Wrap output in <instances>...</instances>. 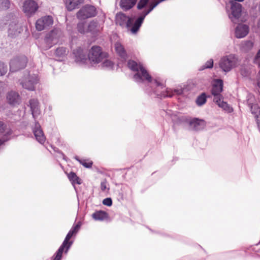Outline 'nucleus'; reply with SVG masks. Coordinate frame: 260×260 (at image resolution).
<instances>
[{
    "mask_svg": "<svg viewBox=\"0 0 260 260\" xmlns=\"http://www.w3.org/2000/svg\"><path fill=\"white\" fill-rule=\"evenodd\" d=\"M128 68L135 72L133 76L134 80L139 83H147L154 88V93L159 98L172 97L174 94L181 95L183 93L182 88L176 89L174 90L166 88L162 82L158 79H153L148 73L147 71L140 63L130 60L127 62Z\"/></svg>",
    "mask_w": 260,
    "mask_h": 260,
    "instance_id": "f257e3e1",
    "label": "nucleus"
},
{
    "mask_svg": "<svg viewBox=\"0 0 260 260\" xmlns=\"http://www.w3.org/2000/svg\"><path fill=\"white\" fill-rule=\"evenodd\" d=\"M8 25V36L11 38L18 36L22 31L21 26L18 23L16 17L9 14L0 20V27Z\"/></svg>",
    "mask_w": 260,
    "mask_h": 260,
    "instance_id": "f03ea898",
    "label": "nucleus"
},
{
    "mask_svg": "<svg viewBox=\"0 0 260 260\" xmlns=\"http://www.w3.org/2000/svg\"><path fill=\"white\" fill-rule=\"evenodd\" d=\"M240 62L238 56L235 54L231 53L222 56L219 61L218 65L222 72L228 73L237 68Z\"/></svg>",
    "mask_w": 260,
    "mask_h": 260,
    "instance_id": "7ed1b4c3",
    "label": "nucleus"
},
{
    "mask_svg": "<svg viewBox=\"0 0 260 260\" xmlns=\"http://www.w3.org/2000/svg\"><path fill=\"white\" fill-rule=\"evenodd\" d=\"M244 0H232L226 5V9L228 11L229 17L234 23H237L241 16L242 11L241 5L237 2H243Z\"/></svg>",
    "mask_w": 260,
    "mask_h": 260,
    "instance_id": "20e7f679",
    "label": "nucleus"
},
{
    "mask_svg": "<svg viewBox=\"0 0 260 260\" xmlns=\"http://www.w3.org/2000/svg\"><path fill=\"white\" fill-rule=\"evenodd\" d=\"M107 57V53L103 52L99 46H93L89 51L88 59L91 66L100 64Z\"/></svg>",
    "mask_w": 260,
    "mask_h": 260,
    "instance_id": "39448f33",
    "label": "nucleus"
},
{
    "mask_svg": "<svg viewBox=\"0 0 260 260\" xmlns=\"http://www.w3.org/2000/svg\"><path fill=\"white\" fill-rule=\"evenodd\" d=\"M39 82L38 75L36 74L28 73L20 80L22 86L29 91H34L36 85Z\"/></svg>",
    "mask_w": 260,
    "mask_h": 260,
    "instance_id": "423d86ee",
    "label": "nucleus"
},
{
    "mask_svg": "<svg viewBox=\"0 0 260 260\" xmlns=\"http://www.w3.org/2000/svg\"><path fill=\"white\" fill-rule=\"evenodd\" d=\"M27 62L25 56L17 57L12 59L10 62V71L14 72L24 68Z\"/></svg>",
    "mask_w": 260,
    "mask_h": 260,
    "instance_id": "0eeeda50",
    "label": "nucleus"
},
{
    "mask_svg": "<svg viewBox=\"0 0 260 260\" xmlns=\"http://www.w3.org/2000/svg\"><path fill=\"white\" fill-rule=\"evenodd\" d=\"M61 36L62 32L59 29H54L48 33L45 39V42L48 44L46 49L50 48L53 44L57 43Z\"/></svg>",
    "mask_w": 260,
    "mask_h": 260,
    "instance_id": "6e6552de",
    "label": "nucleus"
},
{
    "mask_svg": "<svg viewBox=\"0 0 260 260\" xmlns=\"http://www.w3.org/2000/svg\"><path fill=\"white\" fill-rule=\"evenodd\" d=\"M96 14V9L92 6H85L81 9L77 13V17L79 19L84 20L88 18L94 17Z\"/></svg>",
    "mask_w": 260,
    "mask_h": 260,
    "instance_id": "1a4fd4ad",
    "label": "nucleus"
},
{
    "mask_svg": "<svg viewBox=\"0 0 260 260\" xmlns=\"http://www.w3.org/2000/svg\"><path fill=\"white\" fill-rule=\"evenodd\" d=\"M22 7L23 12L27 16H30L35 13L39 6L35 0H24Z\"/></svg>",
    "mask_w": 260,
    "mask_h": 260,
    "instance_id": "9d476101",
    "label": "nucleus"
},
{
    "mask_svg": "<svg viewBox=\"0 0 260 260\" xmlns=\"http://www.w3.org/2000/svg\"><path fill=\"white\" fill-rule=\"evenodd\" d=\"M53 18L50 16H45L39 19L36 22V28L38 31L47 29L52 25Z\"/></svg>",
    "mask_w": 260,
    "mask_h": 260,
    "instance_id": "9b49d317",
    "label": "nucleus"
},
{
    "mask_svg": "<svg viewBox=\"0 0 260 260\" xmlns=\"http://www.w3.org/2000/svg\"><path fill=\"white\" fill-rule=\"evenodd\" d=\"M81 226V222H78L77 224L74 225L67 235L62 244L67 246V250L65 253H67L73 242L70 241L72 236H75L78 232Z\"/></svg>",
    "mask_w": 260,
    "mask_h": 260,
    "instance_id": "f8f14e48",
    "label": "nucleus"
},
{
    "mask_svg": "<svg viewBox=\"0 0 260 260\" xmlns=\"http://www.w3.org/2000/svg\"><path fill=\"white\" fill-rule=\"evenodd\" d=\"M32 130L36 140L40 144H43L46 141V137L38 122L35 121L32 125Z\"/></svg>",
    "mask_w": 260,
    "mask_h": 260,
    "instance_id": "ddd939ff",
    "label": "nucleus"
},
{
    "mask_svg": "<svg viewBox=\"0 0 260 260\" xmlns=\"http://www.w3.org/2000/svg\"><path fill=\"white\" fill-rule=\"evenodd\" d=\"M29 106L34 120L37 121V119L41 113L39 101L35 99H30L29 101Z\"/></svg>",
    "mask_w": 260,
    "mask_h": 260,
    "instance_id": "4468645a",
    "label": "nucleus"
},
{
    "mask_svg": "<svg viewBox=\"0 0 260 260\" xmlns=\"http://www.w3.org/2000/svg\"><path fill=\"white\" fill-rule=\"evenodd\" d=\"M73 54L75 62L80 64L83 65L86 63L87 61L86 54L83 50L81 48H78L73 50Z\"/></svg>",
    "mask_w": 260,
    "mask_h": 260,
    "instance_id": "2eb2a0df",
    "label": "nucleus"
},
{
    "mask_svg": "<svg viewBox=\"0 0 260 260\" xmlns=\"http://www.w3.org/2000/svg\"><path fill=\"white\" fill-rule=\"evenodd\" d=\"M223 81L221 79L215 80L212 86V94L214 96L213 98H222L220 93L222 91Z\"/></svg>",
    "mask_w": 260,
    "mask_h": 260,
    "instance_id": "dca6fc26",
    "label": "nucleus"
},
{
    "mask_svg": "<svg viewBox=\"0 0 260 260\" xmlns=\"http://www.w3.org/2000/svg\"><path fill=\"white\" fill-rule=\"evenodd\" d=\"M188 123L190 128L194 131L202 129L206 126V122L204 120L196 118L190 119Z\"/></svg>",
    "mask_w": 260,
    "mask_h": 260,
    "instance_id": "f3484780",
    "label": "nucleus"
},
{
    "mask_svg": "<svg viewBox=\"0 0 260 260\" xmlns=\"http://www.w3.org/2000/svg\"><path fill=\"white\" fill-rule=\"evenodd\" d=\"M249 32V27L243 24H239L235 29V36L237 38H243Z\"/></svg>",
    "mask_w": 260,
    "mask_h": 260,
    "instance_id": "a211bd4d",
    "label": "nucleus"
},
{
    "mask_svg": "<svg viewBox=\"0 0 260 260\" xmlns=\"http://www.w3.org/2000/svg\"><path fill=\"white\" fill-rule=\"evenodd\" d=\"M7 100L10 104L15 105L20 103V97L17 92L11 91L7 93Z\"/></svg>",
    "mask_w": 260,
    "mask_h": 260,
    "instance_id": "6ab92c4d",
    "label": "nucleus"
},
{
    "mask_svg": "<svg viewBox=\"0 0 260 260\" xmlns=\"http://www.w3.org/2000/svg\"><path fill=\"white\" fill-rule=\"evenodd\" d=\"M115 49L116 53L123 60H125L127 58V54L124 48V47L119 42H116L115 44Z\"/></svg>",
    "mask_w": 260,
    "mask_h": 260,
    "instance_id": "aec40b11",
    "label": "nucleus"
},
{
    "mask_svg": "<svg viewBox=\"0 0 260 260\" xmlns=\"http://www.w3.org/2000/svg\"><path fill=\"white\" fill-rule=\"evenodd\" d=\"M222 98H213V101L216 103L219 107L222 108L228 112H232L233 111L232 108H231L228 103L222 101Z\"/></svg>",
    "mask_w": 260,
    "mask_h": 260,
    "instance_id": "412c9836",
    "label": "nucleus"
},
{
    "mask_svg": "<svg viewBox=\"0 0 260 260\" xmlns=\"http://www.w3.org/2000/svg\"><path fill=\"white\" fill-rule=\"evenodd\" d=\"M12 134L11 129L7 127V125L3 121H0V135L3 136V138H8Z\"/></svg>",
    "mask_w": 260,
    "mask_h": 260,
    "instance_id": "4be33fe9",
    "label": "nucleus"
},
{
    "mask_svg": "<svg viewBox=\"0 0 260 260\" xmlns=\"http://www.w3.org/2000/svg\"><path fill=\"white\" fill-rule=\"evenodd\" d=\"M137 0H121L120 6L125 10H128L133 8L136 4Z\"/></svg>",
    "mask_w": 260,
    "mask_h": 260,
    "instance_id": "5701e85b",
    "label": "nucleus"
},
{
    "mask_svg": "<svg viewBox=\"0 0 260 260\" xmlns=\"http://www.w3.org/2000/svg\"><path fill=\"white\" fill-rule=\"evenodd\" d=\"M83 3V0H67L66 6L69 11H72Z\"/></svg>",
    "mask_w": 260,
    "mask_h": 260,
    "instance_id": "b1692460",
    "label": "nucleus"
},
{
    "mask_svg": "<svg viewBox=\"0 0 260 260\" xmlns=\"http://www.w3.org/2000/svg\"><path fill=\"white\" fill-rule=\"evenodd\" d=\"M253 43L251 41H245L241 42L240 44V50L242 52H247L251 50L253 48Z\"/></svg>",
    "mask_w": 260,
    "mask_h": 260,
    "instance_id": "393cba45",
    "label": "nucleus"
},
{
    "mask_svg": "<svg viewBox=\"0 0 260 260\" xmlns=\"http://www.w3.org/2000/svg\"><path fill=\"white\" fill-rule=\"evenodd\" d=\"M67 246L62 244L53 256V260H61L63 252L67 250Z\"/></svg>",
    "mask_w": 260,
    "mask_h": 260,
    "instance_id": "a878e982",
    "label": "nucleus"
},
{
    "mask_svg": "<svg viewBox=\"0 0 260 260\" xmlns=\"http://www.w3.org/2000/svg\"><path fill=\"white\" fill-rule=\"evenodd\" d=\"M92 218L95 220L102 221L107 218V213L103 211H96L92 214Z\"/></svg>",
    "mask_w": 260,
    "mask_h": 260,
    "instance_id": "bb28decb",
    "label": "nucleus"
},
{
    "mask_svg": "<svg viewBox=\"0 0 260 260\" xmlns=\"http://www.w3.org/2000/svg\"><path fill=\"white\" fill-rule=\"evenodd\" d=\"M102 29L101 26L96 21H92L90 22L88 26V30L91 32L99 31Z\"/></svg>",
    "mask_w": 260,
    "mask_h": 260,
    "instance_id": "cd10ccee",
    "label": "nucleus"
},
{
    "mask_svg": "<svg viewBox=\"0 0 260 260\" xmlns=\"http://www.w3.org/2000/svg\"><path fill=\"white\" fill-rule=\"evenodd\" d=\"M68 53V50L64 47H61L57 48L55 51V55L58 58L64 57Z\"/></svg>",
    "mask_w": 260,
    "mask_h": 260,
    "instance_id": "c85d7f7f",
    "label": "nucleus"
},
{
    "mask_svg": "<svg viewBox=\"0 0 260 260\" xmlns=\"http://www.w3.org/2000/svg\"><path fill=\"white\" fill-rule=\"evenodd\" d=\"M100 63L102 67L107 69H112L114 65L113 62L108 58L107 54V57H105L104 59Z\"/></svg>",
    "mask_w": 260,
    "mask_h": 260,
    "instance_id": "c756f323",
    "label": "nucleus"
},
{
    "mask_svg": "<svg viewBox=\"0 0 260 260\" xmlns=\"http://www.w3.org/2000/svg\"><path fill=\"white\" fill-rule=\"evenodd\" d=\"M68 178L72 182L73 184L75 183L80 184H81V179L76 175L75 173L71 172L68 174Z\"/></svg>",
    "mask_w": 260,
    "mask_h": 260,
    "instance_id": "7c9ffc66",
    "label": "nucleus"
},
{
    "mask_svg": "<svg viewBox=\"0 0 260 260\" xmlns=\"http://www.w3.org/2000/svg\"><path fill=\"white\" fill-rule=\"evenodd\" d=\"M254 63L257 64L260 68V49L258 50L254 58ZM257 84V86L260 88V71H259L258 74Z\"/></svg>",
    "mask_w": 260,
    "mask_h": 260,
    "instance_id": "2f4dec72",
    "label": "nucleus"
},
{
    "mask_svg": "<svg viewBox=\"0 0 260 260\" xmlns=\"http://www.w3.org/2000/svg\"><path fill=\"white\" fill-rule=\"evenodd\" d=\"M75 159L78 160L81 165L86 168H90L92 165V161L88 159H80L77 156Z\"/></svg>",
    "mask_w": 260,
    "mask_h": 260,
    "instance_id": "473e14b6",
    "label": "nucleus"
},
{
    "mask_svg": "<svg viewBox=\"0 0 260 260\" xmlns=\"http://www.w3.org/2000/svg\"><path fill=\"white\" fill-rule=\"evenodd\" d=\"M206 95L205 93H202L196 100V104L199 106H201L206 102Z\"/></svg>",
    "mask_w": 260,
    "mask_h": 260,
    "instance_id": "72a5a7b5",
    "label": "nucleus"
},
{
    "mask_svg": "<svg viewBox=\"0 0 260 260\" xmlns=\"http://www.w3.org/2000/svg\"><path fill=\"white\" fill-rule=\"evenodd\" d=\"M10 6L9 0H0V11L8 10Z\"/></svg>",
    "mask_w": 260,
    "mask_h": 260,
    "instance_id": "f704fd0d",
    "label": "nucleus"
},
{
    "mask_svg": "<svg viewBox=\"0 0 260 260\" xmlns=\"http://www.w3.org/2000/svg\"><path fill=\"white\" fill-rule=\"evenodd\" d=\"M248 105L250 108L251 113L253 115L260 114V108L257 104H251L250 103H248Z\"/></svg>",
    "mask_w": 260,
    "mask_h": 260,
    "instance_id": "c9c22d12",
    "label": "nucleus"
},
{
    "mask_svg": "<svg viewBox=\"0 0 260 260\" xmlns=\"http://www.w3.org/2000/svg\"><path fill=\"white\" fill-rule=\"evenodd\" d=\"M213 66V60L212 59H210L208 60L205 64V65L203 66L200 69V70H203L205 69H210L212 68Z\"/></svg>",
    "mask_w": 260,
    "mask_h": 260,
    "instance_id": "e433bc0d",
    "label": "nucleus"
},
{
    "mask_svg": "<svg viewBox=\"0 0 260 260\" xmlns=\"http://www.w3.org/2000/svg\"><path fill=\"white\" fill-rule=\"evenodd\" d=\"M149 0H140L138 5L137 8L139 10L144 8L148 4Z\"/></svg>",
    "mask_w": 260,
    "mask_h": 260,
    "instance_id": "4c0bfd02",
    "label": "nucleus"
},
{
    "mask_svg": "<svg viewBox=\"0 0 260 260\" xmlns=\"http://www.w3.org/2000/svg\"><path fill=\"white\" fill-rule=\"evenodd\" d=\"M7 72V66L0 61V76L4 75Z\"/></svg>",
    "mask_w": 260,
    "mask_h": 260,
    "instance_id": "58836bf2",
    "label": "nucleus"
},
{
    "mask_svg": "<svg viewBox=\"0 0 260 260\" xmlns=\"http://www.w3.org/2000/svg\"><path fill=\"white\" fill-rule=\"evenodd\" d=\"M78 30L80 33H84L85 32V24L83 22H80L77 25Z\"/></svg>",
    "mask_w": 260,
    "mask_h": 260,
    "instance_id": "ea45409f",
    "label": "nucleus"
},
{
    "mask_svg": "<svg viewBox=\"0 0 260 260\" xmlns=\"http://www.w3.org/2000/svg\"><path fill=\"white\" fill-rule=\"evenodd\" d=\"M240 73L241 75L244 77H246L249 75V70L245 67H242L240 69Z\"/></svg>",
    "mask_w": 260,
    "mask_h": 260,
    "instance_id": "a19ab883",
    "label": "nucleus"
},
{
    "mask_svg": "<svg viewBox=\"0 0 260 260\" xmlns=\"http://www.w3.org/2000/svg\"><path fill=\"white\" fill-rule=\"evenodd\" d=\"M103 204L104 205L110 207L112 204V199L110 198H106L103 201Z\"/></svg>",
    "mask_w": 260,
    "mask_h": 260,
    "instance_id": "79ce46f5",
    "label": "nucleus"
},
{
    "mask_svg": "<svg viewBox=\"0 0 260 260\" xmlns=\"http://www.w3.org/2000/svg\"><path fill=\"white\" fill-rule=\"evenodd\" d=\"M107 181L104 180L101 183V189L102 191H105L107 189Z\"/></svg>",
    "mask_w": 260,
    "mask_h": 260,
    "instance_id": "37998d69",
    "label": "nucleus"
},
{
    "mask_svg": "<svg viewBox=\"0 0 260 260\" xmlns=\"http://www.w3.org/2000/svg\"><path fill=\"white\" fill-rule=\"evenodd\" d=\"M254 116L256 123H257L258 122H260V113L259 114L255 115Z\"/></svg>",
    "mask_w": 260,
    "mask_h": 260,
    "instance_id": "c03bdc74",
    "label": "nucleus"
},
{
    "mask_svg": "<svg viewBox=\"0 0 260 260\" xmlns=\"http://www.w3.org/2000/svg\"><path fill=\"white\" fill-rule=\"evenodd\" d=\"M9 139V138H3V139H0V146L6 141Z\"/></svg>",
    "mask_w": 260,
    "mask_h": 260,
    "instance_id": "a18cd8bd",
    "label": "nucleus"
},
{
    "mask_svg": "<svg viewBox=\"0 0 260 260\" xmlns=\"http://www.w3.org/2000/svg\"><path fill=\"white\" fill-rule=\"evenodd\" d=\"M257 127L260 129V122L257 123Z\"/></svg>",
    "mask_w": 260,
    "mask_h": 260,
    "instance_id": "49530a36",
    "label": "nucleus"
}]
</instances>
